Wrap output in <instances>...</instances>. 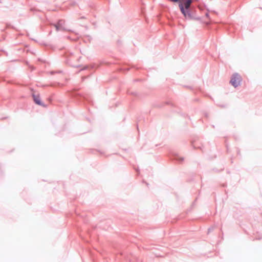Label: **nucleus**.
I'll return each instance as SVG.
<instances>
[{
	"label": "nucleus",
	"mask_w": 262,
	"mask_h": 262,
	"mask_svg": "<svg viewBox=\"0 0 262 262\" xmlns=\"http://www.w3.org/2000/svg\"><path fill=\"white\" fill-rule=\"evenodd\" d=\"M194 0H169L173 3H179V7L186 19L191 18V6Z\"/></svg>",
	"instance_id": "f257e3e1"
},
{
	"label": "nucleus",
	"mask_w": 262,
	"mask_h": 262,
	"mask_svg": "<svg viewBox=\"0 0 262 262\" xmlns=\"http://www.w3.org/2000/svg\"><path fill=\"white\" fill-rule=\"evenodd\" d=\"M242 80L241 77L238 74H234L230 80V83L234 87L239 85Z\"/></svg>",
	"instance_id": "f03ea898"
},
{
	"label": "nucleus",
	"mask_w": 262,
	"mask_h": 262,
	"mask_svg": "<svg viewBox=\"0 0 262 262\" xmlns=\"http://www.w3.org/2000/svg\"><path fill=\"white\" fill-rule=\"evenodd\" d=\"M33 97L35 102L38 105H42L41 102L39 99V95H33Z\"/></svg>",
	"instance_id": "7ed1b4c3"
},
{
	"label": "nucleus",
	"mask_w": 262,
	"mask_h": 262,
	"mask_svg": "<svg viewBox=\"0 0 262 262\" xmlns=\"http://www.w3.org/2000/svg\"><path fill=\"white\" fill-rule=\"evenodd\" d=\"M64 22H63L62 20L59 21L57 24L55 25L54 26L56 28V29L57 31L62 30V25Z\"/></svg>",
	"instance_id": "20e7f679"
},
{
	"label": "nucleus",
	"mask_w": 262,
	"mask_h": 262,
	"mask_svg": "<svg viewBox=\"0 0 262 262\" xmlns=\"http://www.w3.org/2000/svg\"><path fill=\"white\" fill-rule=\"evenodd\" d=\"M206 16H208V13H207V14H206Z\"/></svg>",
	"instance_id": "39448f33"
}]
</instances>
